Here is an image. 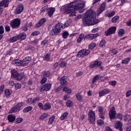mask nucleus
<instances>
[{
    "label": "nucleus",
    "mask_w": 131,
    "mask_h": 131,
    "mask_svg": "<svg viewBox=\"0 0 131 131\" xmlns=\"http://www.w3.org/2000/svg\"><path fill=\"white\" fill-rule=\"evenodd\" d=\"M82 20L84 26H92L99 23V20L96 19V12L92 9H89L85 13Z\"/></svg>",
    "instance_id": "f257e3e1"
},
{
    "label": "nucleus",
    "mask_w": 131,
    "mask_h": 131,
    "mask_svg": "<svg viewBox=\"0 0 131 131\" xmlns=\"http://www.w3.org/2000/svg\"><path fill=\"white\" fill-rule=\"evenodd\" d=\"M21 121H23V119L21 118H17L16 119V123H21Z\"/></svg>",
    "instance_id": "69168bd1"
},
{
    "label": "nucleus",
    "mask_w": 131,
    "mask_h": 131,
    "mask_svg": "<svg viewBox=\"0 0 131 131\" xmlns=\"http://www.w3.org/2000/svg\"><path fill=\"white\" fill-rule=\"evenodd\" d=\"M62 29H64V26L62 23H59L54 25L51 31V35L52 36H55V35H58L61 33Z\"/></svg>",
    "instance_id": "f03ea898"
},
{
    "label": "nucleus",
    "mask_w": 131,
    "mask_h": 131,
    "mask_svg": "<svg viewBox=\"0 0 131 131\" xmlns=\"http://www.w3.org/2000/svg\"><path fill=\"white\" fill-rule=\"evenodd\" d=\"M52 109V104L50 102H47L44 104V111L51 110Z\"/></svg>",
    "instance_id": "5701e85b"
},
{
    "label": "nucleus",
    "mask_w": 131,
    "mask_h": 131,
    "mask_svg": "<svg viewBox=\"0 0 131 131\" xmlns=\"http://www.w3.org/2000/svg\"><path fill=\"white\" fill-rule=\"evenodd\" d=\"M47 80H48V79L46 77H43L40 81L41 84H45L47 82Z\"/></svg>",
    "instance_id": "4d7b16f0"
},
{
    "label": "nucleus",
    "mask_w": 131,
    "mask_h": 131,
    "mask_svg": "<svg viewBox=\"0 0 131 131\" xmlns=\"http://www.w3.org/2000/svg\"><path fill=\"white\" fill-rule=\"evenodd\" d=\"M124 32H125L124 29H121L119 31L118 35L121 37L123 36V34H124Z\"/></svg>",
    "instance_id": "c03bdc74"
},
{
    "label": "nucleus",
    "mask_w": 131,
    "mask_h": 131,
    "mask_svg": "<svg viewBox=\"0 0 131 131\" xmlns=\"http://www.w3.org/2000/svg\"><path fill=\"white\" fill-rule=\"evenodd\" d=\"M42 74H43V76H44V77H51V72H50V71H43L42 72Z\"/></svg>",
    "instance_id": "7c9ffc66"
},
{
    "label": "nucleus",
    "mask_w": 131,
    "mask_h": 131,
    "mask_svg": "<svg viewBox=\"0 0 131 131\" xmlns=\"http://www.w3.org/2000/svg\"><path fill=\"white\" fill-rule=\"evenodd\" d=\"M108 115L111 120H113V119H114L115 117H116V110H115V107L114 106H113L109 111Z\"/></svg>",
    "instance_id": "9d476101"
},
{
    "label": "nucleus",
    "mask_w": 131,
    "mask_h": 131,
    "mask_svg": "<svg viewBox=\"0 0 131 131\" xmlns=\"http://www.w3.org/2000/svg\"><path fill=\"white\" fill-rule=\"evenodd\" d=\"M106 9V3H102L100 6L98 8V9L97 10V16H99L105 11Z\"/></svg>",
    "instance_id": "f8f14e48"
},
{
    "label": "nucleus",
    "mask_w": 131,
    "mask_h": 131,
    "mask_svg": "<svg viewBox=\"0 0 131 131\" xmlns=\"http://www.w3.org/2000/svg\"><path fill=\"white\" fill-rule=\"evenodd\" d=\"M130 62V58L127 57L126 58H124V59L122 60L121 63L122 64H128Z\"/></svg>",
    "instance_id": "72a5a7b5"
},
{
    "label": "nucleus",
    "mask_w": 131,
    "mask_h": 131,
    "mask_svg": "<svg viewBox=\"0 0 131 131\" xmlns=\"http://www.w3.org/2000/svg\"><path fill=\"white\" fill-rule=\"evenodd\" d=\"M5 33V28L3 26H0V34Z\"/></svg>",
    "instance_id": "e2e57ef3"
},
{
    "label": "nucleus",
    "mask_w": 131,
    "mask_h": 131,
    "mask_svg": "<svg viewBox=\"0 0 131 131\" xmlns=\"http://www.w3.org/2000/svg\"><path fill=\"white\" fill-rule=\"evenodd\" d=\"M7 119L9 122H14L16 119V116H13V115H9L7 116Z\"/></svg>",
    "instance_id": "b1692460"
},
{
    "label": "nucleus",
    "mask_w": 131,
    "mask_h": 131,
    "mask_svg": "<svg viewBox=\"0 0 131 131\" xmlns=\"http://www.w3.org/2000/svg\"><path fill=\"white\" fill-rule=\"evenodd\" d=\"M4 95L6 97H10V96H11L10 90L9 89L5 90Z\"/></svg>",
    "instance_id": "de8ad7c7"
},
{
    "label": "nucleus",
    "mask_w": 131,
    "mask_h": 131,
    "mask_svg": "<svg viewBox=\"0 0 131 131\" xmlns=\"http://www.w3.org/2000/svg\"><path fill=\"white\" fill-rule=\"evenodd\" d=\"M115 15V11H113L111 12L109 10H107L105 12V16L108 18H112Z\"/></svg>",
    "instance_id": "aec40b11"
},
{
    "label": "nucleus",
    "mask_w": 131,
    "mask_h": 131,
    "mask_svg": "<svg viewBox=\"0 0 131 131\" xmlns=\"http://www.w3.org/2000/svg\"><path fill=\"white\" fill-rule=\"evenodd\" d=\"M124 120L125 122L131 121V115H126L124 117Z\"/></svg>",
    "instance_id": "c756f323"
},
{
    "label": "nucleus",
    "mask_w": 131,
    "mask_h": 131,
    "mask_svg": "<svg viewBox=\"0 0 131 131\" xmlns=\"http://www.w3.org/2000/svg\"><path fill=\"white\" fill-rule=\"evenodd\" d=\"M68 116V112L64 113L60 117L61 120H64V119H67Z\"/></svg>",
    "instance_id": "ea45409f"
},
{
    "label": "nucleus",
    "mask_w": 131,
    "mask_h": 131,
    "mask_svg": "<svg viewBox=\"0 0 131 131\" xmlns=\"http://www.w3.org/2000/svg\"><path fill=\"white\" fill-rule=\"evenodd\" d=\"M40 101V97H37L36 98H34L33 99V104H35V103H37V102H39Z\"/></svg>",
    "instance_id": "3c124183"
},
{
    "label": "nucleus",
    "mask_w": 131,
    "mask_h": 131,
    "mask_svg": "<svg viewBox=\"0 0 131 131\" xmlns=\"http://www.w3.org/2000/svg\"><path fill=\"white\" fill-rule=\"evenodd\" d=\"M11 77L12 78H15L16 80H22L23 79V78L24 77V73H18L17 71L15 70H13L11 71Z\"/></svg>",
    "instance_id": "7ed1b4c3"
},
{
    "label": "nucleus",
    "mask_w": 131,
    "mask_h": 131,
    "mask_svg": "<svg viewBox=\"0 0 131 131\" xmlns=\"http://www.w3.org/2000/svg\"><path fill=\"white\" fill-rule=\"evenodd\" d=\"M32 58L31 56H27L24 59L21 61V66L25 67L29 64V62L31 61Z\"/></svg>",
    "instance_id": "1a4fd4ad"
},
{
    "label": "nucleus",
    "mask_w": 131,
    "mask_h": 131,
    "mask_svg": "<svg viewBox=\"0 0 131 131\" xmlns=\"http://www.w3.org/2000/svg\"><path fill=\"white\" fill-rule=\"evenodd\" d=\"M14 49H9V50L7 51L6 55H7V56H11V55L14 54Z\"/></svg>",
    "instance_id": "49530a36"
},
{
    "label": "nucleus",
    "mask_w": 131,
    "mask_h": 131,
    "mask_svg": "<svg viewBox=\"0 0 131 131\" xmlns=\"http://www.w3.org/2000/svg\"><path fill=\"white\" fill-rule=\"evenodd\" d=\"M82 52L84 56H88L91 53V51L89 49H82Z\"/></svg>",
    "instance_id": "a19ab883"
},
{
    "label": "nucleus",
    "mask_w": 131,
    "mask_h": 131,
    "mask_svg": "<svg viewBox=\"0 0 131 131\" xmlns=\"http://www.w3.org/2000/svg\"><path fill=\"white\" fill-rule=\"evenodd\" d=\"M10 0H3L2 1V3L4 4L5 5V8H8V7H9V3Z\"/></svg>",
    "instance_id": "603ef678"
},
{
    "label": "nucleus",
    "mask_w": 131,
    "mask_h": 131,
    "mask_svg": "<svg viewBox=\"0 0 131 131\" xmlns=\"http://www.w3.org/2000/svg\"><path fill=\"white\" fill-rule=\"evenodd\" d=\"M98 112L99 114H104V108L103 106H99L98 107Z\"/></svg>",
    "instance_id": "052dcab7"
},
{
    "label": "nucleus",
    "mask_w": 131,
    "mask_h": 131,
    "mask_svg": "<svg viewBox=\"0 0 131 131\" xmlns=\"http://www.w3.org/2000/svg\"><path fill=\"white\" fill-rule=\"evenodd\" d=\"M116 29V27L113 26L110 27L104 32V35H105V36H109V35H112V34H115Z\"/></svg>",
    "instance_id": "6e6552de"
},
{
    "label": "nucleus",
    "mask_w": 131,
    "mask_h": 131,
    "mask_svg": "<svg viewBox=\"0 0 131 131\" xmlns=\"http://www.w3.org/2000/svg\"><path fill=\"white\" fill-rule=\"evenodd\" d=\"M83 52H82V50H81L78 52L77 54V57H79V58H83Z\"/></svg>",
    "instance_id": "09e8293b"
},
{
    "label": "nucleus",
    "mask_w": 131,
    "mask_h": 131,
    "mask_svg": "<svg viewBox=\"0 0 131 131\" xmlns=\"http://www.w3.org/2000/svg\"><path fill=\"white\" fill-rule=\"evenodd\" d=\"M88 119L92 124L96 123V114L93 110L89 111L88 113Z\"/></svg>",
    "instance_id": "0eeeda50"
},
{
    "label": "nucleus",
    "mask_w": 131,
    "mask_h": 131,
    "mask_svg": "<svg viewBox=\"0 0 131 131\" xmlns=\"http://www.w3.org/2000/svg\"><path fill=\"white\" fill-rule=\"evenodd\" d=\"M102 65V61L96 60L91 62V64L89 65L90 69H93L94 68H97L100 67V69H104V67L101 66Z\"/></svg>",
    "instance_id": "423d86ee"
},
{
    "label": "nucleus",
    "mask_w": 131,
    "mask_h": 131,
    "mask_svg": "<svg viewBox=\"0 0 131 131\" xmlns=\"http://www.w3.org/2000/svg\"><path fill=\"white\" fill-rule=\"evenodd\" d=\"M55 12H56V9L54 7L47 8V14L49 18L53 17V15H54Z\"/></svg>",
    "instance_id": "f3484780"
},
{
    "label": "nucleus",
    "mask_w": 131,
    "mask_h": 131,
    "mask_svg": "<svg viewBox=\"0 0 131 131\" xmlns=\"http://www.w3.org/2000/svg\"><path fill=\"white\" fill-rule=\"evenodd\" d=\"M46 22H47V18H42L38 23H37L35 24V27L36 28H39V27H41V26H43Z\"/></svg>",
    "instance_id": "2eb2a0df"
},
{
    "label": "nucleus",
    "mask_w": 131,
    "mask_h": 131,
    "mask_svg": "<svg viewBox=\"0 0 131 131\" xmlns=\"http://www.w3.org/2000/svg\"><path fill=\"white\" fill-rule=\"evenodd\" d=\"M101 76H100V75H96L94 76L93 78L92 83H95L97 80H99Z\"/></svg>",
    "instance_id": "c85d7f7f"
},
{
    "label": "nucleus",
    "mask_w": 131,
    "mask_h": 131,
    "mask_svg": "<svg viewBox=\"0 0 131 131\" xmlns=\"http://www.w3.org/2000/svg\"><path fill=\"white\" fill-rule=\"evenodd\" d=\"M126 25L127 26H131V18L128 20V21L126 23Z\"/></svg>",
    "instance_id": "774afa93"
},
{
    "label": "nucleus",
    "mask_w": 131,
    "mask_h": 131,
    "mask_svg": "<svg viewBox=\"0 0 131 131\" xmlns=\"http://www.w3.org/2000/svg\"><path fill=\"white\" fill-rule=\"evenodd\" d=\"M24 10V5L23 4L18 5L15 10L14 13L16 15H19V14H21V12H23Z\"/></svg>",
    "instance_id": "4468645a"
},
{
    "label": "nucleus",
    "mask_w": 131,
    "mask_h": 131,
    "mask_svg": "<svg viewBox=\"0 0 131 131\" xmlns=\"http://www.w3.org/2000/svg\"><path fill=\"white\" fill-rule=\"evenodd\" d=\"M32 109H33L32 106H28L23 110V113H27L28 112H30V111H31Z\"/></svg>",
    "instance_id": "bb28decb"
},
{
    "label": "nucleus",
    "mask_w": 131,
    "mask_h": 131,
    "mask_svg": "<svg viewBox=\"0 0 131 131\" xmlns=\"http://www.w3.org/2000/svg\"><path fill=\"white\" fill-rule=\"evenodd\" d=\"M76 98L78 102H82V95H81L80 93H77L76 95Z\"/></svg>",
    "instance_id": "f704fd0d"
},
{
    "label": "nucleus",
    "mask_w": 131,
    "mask_h": 131,
    "mask_svg": "<svg viewBox=\"0 0 131 131\" xmlns=\"http://www.w3.org/2000/svg\"><path fill=\"white\" fill-rule=\"evenodd\" d=\"M97 123L98 124V125L101 126V125H103V124H104V121L101 119L97 120Z\"/></svg>",
    "instance_id": "5fc2aeb1"
},
{
    "label": "nucleus",
    "mask_w": 131,
    "mask_h": 131,
    "mask_svg": "<svg viewBox=\"0 0 131 131\" xmlns=\"http://www.w3.org/2000/svg\"><path fill=\"white\" fill-rule=\"evenodd\" d=\"M119 20V15H116L112 18L111 22L112 23H117V21Z\"/></svg>",
    "instance_id": "473e14b6"
},
{
    "label": "nucleus",
    "mask_w": 131,
    "mask_h": 131,
    "mask_svg": "<svg viewBox=\"0 0 131 131\" xmlns=\"http://www.w3.org/2000/svg\"><path fill=\"white\" fill-rule=\"evenodd\" d=\"M40 32L38 31H35L33 33H32L31 35L32 36H36V35H38Z\"/></svg>",
    "instance_id": "680f3d73"
},
{
    "label": "nucleus",
    "mask_w": 131,
    "mask_h": 131,
    "mask_svg": "<svg viewBox=\"0 0 131 131\" xmlns=\"http://www.w3.org/2000/svg\"><path fill=\"white\" fill-rule=\"evenodd\" d=\"M14 85L15 90H19V89H21V86H22V85L20 83L15 84Z\"/></svg>",
    "instance_id": "0e129e2a"
},
{
    "label": "nucleus",
    "mask_w": 131,
    "mask_h": 131,
    "mask_svg": "<svg viewBox=\"0 0 131 131\" xmlns=\"http://www.w3.org/2000/svg\"><path fill=\"white\" fill-rule=\"evenodd\" d=\"M100 34L99 33L96 34H88L86 35L84 37V39H89V40H93V39L98 37Z\"/></svg>",
    "instance_id": "ddd939ff"
},
{
    "label": "nucleus",
    "mask_w": 131,
    "mask_h": 131,
    "mask_svg": "<svg viewBox=\"0 0 131 131\" xmlns=\"http://www.w3.org/2000/svg\"><path fill=\"white\" fill-rule=\"evenodd\" d=\"M84 34H80L77 39V42L78 43H80V42H81V41H82V39H84Z\"/></svg>",
    "instance_id": "a878e982"
},
{
    "label": "nucleus",
    "mask_w": 131,
    "mask_h": 131,
    "mask_svg": "<svg viewBox=\"0 0 131 131\" xmlns=\"http://www.w3.org/2000/svg\"><path fill=\"white\" fill-rule=\"evenodd\" d=\"M110 90L108 88H106L100 91L98 93L99 95V97H104L105 95H108V94H110Z\"/></svg>",
    "instance_id": "dca6fc26"
},
{
    "label": "nucleus",
    "mask_w": 131,
    "mask_h": 131,
    "mask_svg": "<svg viewBox=\"0 0 131 131\" xmlns=\"http://www.w3.org/2000/svg\"><path fill=\"white\" fill-rule=\"evenodd\" d=\"M115 127L116 129H119L120 131H123V128H122V122L120 121H117L115 124Z\"/></svg>",
    "instance_id": "6ab92c4d"
},
{
    "label": "nucleus",
    "mask_w": 131,
    "mask_h": 131,
    "mask_svg": "<svg viewBox=\"0 0 131 131\" xmlns=\"http://www.w3.org/2000/svg\"><path fill=\"white\" fill-rule=\"evenodd\" d=\"M48 116V114L44 113L41 116L39 117V119L40 120H43V119H45V118H47Z\"/></svg>",
    "instance_id": "79ce46f5"
},
{
    "label": "nucleus",
    "mask_w": 131,
    "mask_h": 131,
    "mask_svg": "<svg viewBox=\"0 0 131 131\" xmlns=\"http://www.w3.org/2000/svg\"><path fill=\"white\" fill-rule=\"evenodd\" d=\"M27 36L25 33H20L17 35V38L19 39H21V40H24V39H26Z\"/></svg>",
    "instance_id": "412c9836"
},
{
    "label": "nucleus",
    "mask_w": 131,
    "mask_h": 131,
    "mask_svg": "<svg viewBox=\"0 0 131 131\" xmlns=\"http://www.w3.org/2000/svg\"><path fill=\"white\" fill-rule=\"evenodd\" d=\"M116 83H117V82L116 80L110 81L108 82L110 85H112L113 86H115L116 85Z\"/></svg>",
    "instance_id": "864d4df0"
},
{
    "label": "nucleus",
    "mask_w": 131,
    "mask_h": 131,
    "mask_svg": "<svg viewBox=\"0 0 131 131\" xmlns=\"http://www.w3.org/2000/svg\"><path fill=\"white\" fill-rule=\"evenodd\" d=\"M48 11V8H47V6H44L41 8L40 10V15L41 16H43V14L46 13V11Z\"/></svg>",
    "instance_id": "2f4dec72"
},
{
    "label": "nucleus",
    "mask_w": 131,
    "mask_h": 131,
    "mask_svg": "<svg viewBox=\"0 0 131 131\" xmlns=\"http://www.w3.org/2000/svg\"><path fill=\"white\" fill-rule=\"evenodd\" d=\"M52 89V84L50 83H46L40 87V91L42 92H48Z\"/></svg>",
    "instance_id": "9b49d317"
},
{
    "label": "nucleus",
    "mask_w": 131,
    "mask_h": 131,
    "mask_svg": "<svg viewBox=\"0 0 131 131\" xmlns=\"http://www.w3.org/2000/svg\"><path fill=\"white\" fill-rule=\"evenodd\" d=\"M107 44V42L106 40L104 39H102L99 42V47L100 48H106V45Z\"/></svg>",
    "instance_id": "393cba45"
},
{
    "label": "nucleus",
    "mask_w": 131,
    "mask_h": 131,
    "mask_svg": "<svg viewBox=\"0 0 131 131\" xmlns=\"http://www.w3.org/2000/svg\"><path fill=\"white\" fill-rule=\"evenodd\" d=\"M116 117L118 118V119H119L120 120H122V114L121 113H118L116 114Z\"/></svg>",
    "instance_id": "13d9d810"
},
{
    "label": "nucleus",
    "mask_w": 131,
    "mask_h": 131,
    "mask_svg": "<svg viewBox=\"0 0 131 131\" xmlns=\"http://www.w3.org/2000/svg\"><path fill=\"white\" fill-rule=\"evenodd\" d=\"M68 81V77H67L66 76H64L60 78L59 83L61 84V85H65V84H67Z\"/></svg>",
    "instance_id": "a211bd4d"
},
{
    "label": "nucleus",
    "mask_w": 131,
    "mask_h": 131,
    "mask_svg": "<svg viewBox=\"0 0 131 131\" xmlns=\"http://www.w3.org/2000/svg\"><path fill=\"white\" fill-rule=\"evenodd\" d=\"M130 96H131V90H128L126 92V97L128 98Z\"/></svg>",
    "instance_id": "338daca9"
},
{
    "label": "nucleus",
    "mask_w": 131,
    "mask_h": 131,
    "mask_svg": "<svg viewBox=\"0 0 131 131\" xmlns=\"http://www.w3.org/2000/svg\"><path fill=\"white\" fill-rule=\"evenodd\" d=\"M27 104H29V105H31L32 104H33V100L32 98H29L26 101Z\"/></svg>",
    "instance_id": "bf43d9fd"
},
{
    "label": "nucleus",
    "mask_w": 131,
    "mask_h": 131,
    "mask_svg": "<svg viewBox=\"0 0 131 131\" xmlns=\"http://www.w3.org/2000/svg\"><path fill=\"white\" fill-rule=\"evenodd\" d=\"M59 66L61 68H64L67 66V62L66 61H61L59 64Z\"/></svg>",
    "instance_id": "37998d69"
},
{
    "label": "nucleus",
    "mask_w": 131,
    "mask_h": 131,
    "mask_svg": "<svg viewBox=\"0 0 131 131\" xmlns=\"http://www.w3.org/2000/svg\"><path fill=\"white\" fill-rule=\"evenodd\" d=\"M12 64L15 66H21V60L15 59L12 61Z\"/></svg>",
    "instance_id": "4be33fe9"
},
{
    "label": "nucleus",
    "mask_w": 131,
    "mask_h": 131,
    "mask_svg": "<svg viewBox=\"0 0 131 131\" xmlns=\"http://www.w3.org/2000/svg\"><path fill=\"white\" fill-rule=\"evenodd\" d=\"M21 25V20L19 18H16L10 22V26L12 29H18Z\"/></svg>",
    "instance_id": "20e7f679"
},
{
    "label": "nucleus",
    "mask_w": 131,
    "mask_h": 131,
    "mask_svg": "<svg viewBox=\"0 0 131 131\" xmlns=\"http://www.w3.org/2000/svg\"><path fill=\"white\" fill-rule=\"evenodd\" d=\"M55 120V116H52L48 121V124H53V123L54 122V121Z\"/></svg>",
    "instance_id": "a18cd8bd"
},
{
    "label": "nucleus",
    "mask_w": 131,
    "mask_h": 131,
    "mask_svg": "<svg viewBox=\"0 0 131 131\" xmlns=\"http://www.w3.org/2000/svg\"><path fill=\"white\" fill-rule=\"evenodd\" d=\"M22 107H23V102H18L14 106L11 108L9 111V113H16L22 110Z\"/></svg>",
    "instance_id": "39448f33"
},
{
    "label": "nucleus",
    "mask_w": 131,
    "mask_h": 131,
    "mask_svg": "<svg viewBox=\"0 0 131 131\" xmlns=\"http://www.w3.org/2000/svg\"><path fill=\"white\" fill-rule=\"evenodd\" d=\"M69 36V33L67 31H65L62 34V37L64 38V39H66Z\"/></svg>",
    "instance_id": "c9c22d12"
},
{
    "label": "nucleus",
    "mask_w": 131,
    "mask_h": 131,
    "mask_svg": "<svg viewBox=\"0 0 131 131\" xmlns=\"http://www.w3.org/2000/svg\"><path fill=\"white\" fill-rule=\"evenodd\" d=\"M17 40H19L18 36L12 37L9 39L10 42H15V41H17Z\"/></svg>",
    "instance_id": "58836bf2"
},
{
    "label": "nucleus",
    "mask_w": 131,
    "mask_h": 131,
    "mask_svg": "<svg viewBox=\"0 0 131 131\" xmlns=\"http://www.w3.org/2000/svg\"><path fill=\"white\" fill-rule=\"evenodd\" d=\"M66 105L67 107H70L73 106V104L72 103V101L71 100H68L66 103Z\"/></svg>",
    "instance_id": "8fccbe9b"
},
{
    "label": "nucleus",
    "mask_w": 131,
    "mask_h": 131,
    "mask_svg": "<svg viewBox=\"0 0 131 131\" xmlns=\"http://www.w3.org/2000/svg\"><path fill=\"white\" fill-rule=\"evenodd\" d=\"M50 57H51V52H49L45 56H44L43 60H45V61H47V62H50V61H51Z\"/></svg>",
    "instance_id": "cd10ccee"
},
{
    "label": "nucleus",
    "mask_w": 131,
    "mask_h": 131,
    "mask_svg": "<svg viewBox=\"0 0 131 131\" xmlns=\"http://www.w3.org/2000/svg\"><path fill=\"white\" fill-rule=\"evenodd\" d=\"M96 46H97V44L96 43V42H92L89 45V50H94V49L96 48Z\"/></svg>",
    "instance_id": "4c0bfd02"
},
{
    "label": "nucleus",
    "mask_w": 131,
    "mask_h": 131,
    "mask_svg": "<svg viewBox=\"0 0 131 131\" xmlns=\"http://www.w3.org/2000/svg\"><path fill=\"white\" fill-rule=\"evenodd\" d=\"M62 91L65 92L66 94H71L72 92V90L67 87H64L62 89Z\"/></svg>",
    "instance_id": "e433bc0d"
},
{
    "label": "nucleus",
    "mask_w": 131,
    "mask_h": 131,
    "mask_svg": "<svg viewBox=\"0 0 131 131\" xmlns=\"http://www.w3.org/2000/svg\"><path fill=\"white\" fill-rule=\"evenodd\" d=\"M38 106L39 107L40 110L44 111V105L41 102H39L38 104Z\"/></svg>",
    "instance_id": "6e6d98bb"
}]
</instances>
